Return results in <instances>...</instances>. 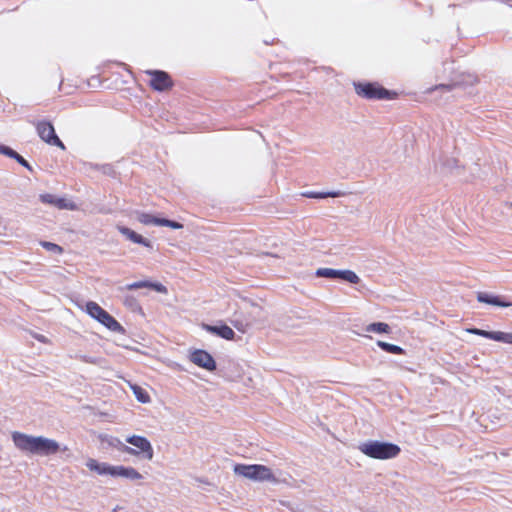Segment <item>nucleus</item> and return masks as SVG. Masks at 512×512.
<instances>
[{"mask_svg":"<svg viewBox=\"0 0 512 512\" xmlns=\"http://www.w3.org/2000/svg\"><path fill=\"white\" fill-rule=\"evenodd\" d=\"M15 447L23 453L40 457H48L59 451H67L68 447L61 445L54 439L44 436H33L15 431L11 435Z\"/></svg>","mask_w":512,"mask_h":512,"instance_id":"f257e3e1","label":"nucleus"},{"mask_svg":"<svg viewBox=\"0 0 512 512\" xmlns=\"http://www.w3.org/2000/svg\"><path fill=\"white\" fill-rule=\"evenodd\" d=\"M14 159L23 167L27 168L28 170H31V166L29 165V163L20 155V154H16V157H14Z\"/></svg>","mask_w":512,"mask_h":512,"instance_id":"7c9ffc66","label":"nucleus"},{"mask_svg":"<svg viewBox=\"0 0 512 512\" xmlns=\"http://www.w3.org/2000/svg\"><path fill=\"white\" fill-rule=\"evenodd\" d=\"M377 345L385 352H388L391 354H403L404 353V350L400 346L390 344V343H387V342H384L381 340L377 341Z\"/></svg>","mask_w":512,"mask_h":512,"instance_id":"4be33fe9","label":"nucleus"},{"mask_svg":"<svg viewBox=\"0 0 512 512\" xmlns=\"http://www.w3.org/2000/svg\"><path fill=\"white\" fill-rule=\"evenodd\" d=\"M140 288H151L159 293H167V288L164 285H162L161 283H153V282H150L147 280L137 281V282L127 284L122 289L135 290V289H140Z\"/></svg>","mask_w":512,"mask_h":512,"instance_id":"ddd939ff","label":"nucleus"},{"mask_svg":"<svg viewBox=\"0 0 512 512\" xmlns=\"http://www.w3.org/2000/svg\"><path fill=\"white\" fill-rule=\"evenodd\" d=\"M143 476L133 467H128L126 471L125 479L129 480H141Z\"/></svg>","mask_w":512,"mask_h":512,"instance_id":"cd10ccee","label":"nucleus"},{"mask_svg":"<svg viewBox=\"0 0 512 512\" xmlns=\"http://www.w3.org/2000/svg\"><path fill=\"white\" fill-rule=\"evenodd\" d=\"M205 329L213 334H216L217 336L224 338L226 340H232L234 338V331L227 325H221V326H211V325H205Z\"/></svg>","mask_w":512,"mask_h":512,"instance_id":"dca6fc26","label":"nucleus"},{"mask_svg":"<svg viewBox=\"0 0 512 512\" xmlns=\"http://www.w3.org/2000/svg\"><path fill=\"white\" fill-rule=\"evenodd\" d=\"M86 467L100 476H111L114 478H125L128 467L122 465H110L105 462H99L96 459L89 458Z\"/></svg>","mask_w":512,"mask_h":512,"instance_id":"20e7f679","label":"nucleus"},{"mask_svg":"<svg viewBox=\"0 0 512 512\" xmlns=\"http://www.w3.org/2000/svg\"><path fill=\"white\" fill-rule=\"evenodd\" d=\"M159 226H167L172 229H181L183 227V225L181 223L172 221V220H168L165 218H161Z\"/></svg>","mask_w":512,"mask_h":512,"instance_id":"c85d7f7f","label":"nucleus"},{"mask_svg":"<svg viewBox=\"0 0 512 512\" xmlns=\"http://www.w3.org/2000/svg\"><path fill=\"white\" fill-rule=\"evenodd\" d=\"M494 341L512 344V332L506 333L501 331H495Z\"/></svg>","mask_w":512,"mask_h":512,"instance_id":"a878e982","label":"nucleus"},{"mask_svg":"<svg viewBox=\"0 0 512 512\" xmlns=\"http://www.w3.org/2000/svg\"><path fill=\"white\" fill-rule=\"evenodd\" d=\"M364 330L368 333H377V334H389L391 332V328L387 323L384 322H374L367 325Z\"/></svg>","mask_w":512,"mask_h":512,"instance_id":"a211bd4d","label":"nucleus"},{"mask_svg":"<svg viewBox=\"0 0 512 512\" xmlns=\"http://www.w3.org/2000/svg\"><path fill=\"white\" fill-rule=\"evenodd\" d=\"M471 334L479 335L491 340H494L495 331H486L478 328H472L467 330Z\"/></svg>","mask_w":512,"mask_h":512,"instance_id":"bb28decb","label":"nucleus"},{"mask_svg":"<svg viewBox=\"0 0 512 512\" xmlns=\"http://www.w3.org/2000/svg\"><path fill=\"white\" fill-rule=\"evenodd\" d=\"M147 74L151 76V87L157 91H165L172 86L169 75L164 71H147Z\"/></svg>","mask_w":512,"mask_h":512,"instance_id":"1a4fd4ad","label":"nucleus"},{"mask_svg":"<svg viewBox=\"0 0 512 512\" xmlns=\"http://www.w3.org/2000/svg\"><path fill=\"white\" fill-rule=\"evenodd\" d=\"M135 219L144 225H153V226H159L160 220H161L160 217L154 216L149 213H144V212H136Z\"/></svg>","mask_w":512,"mask_h":512,"instance_id":"f3484780","label":"nucleus"},{"mask_svg":"<svg viewBox=\"0 0 512 512\" xmlns=\"http://www.w3.org/2000/svg\"><path fill=\"white\" fill-rule=\"evenodd\" d=\"M0 154L14 159V157H16L17 152L6 145L0 144Z\"/></svg>","mask_w":512,"mask_h":512,"instance_id":"c756f323","label":"nucleus"},{"mask_svg":"<svg viewBox=\"0 0 512 512\" xmlns=\"http://www.w3.org/2000/svg\"><path fill=\"white\" fill-rule=\"evenodd\" d=\"M36 130H37L39 137L47 144L57 146V147L61 148L62 150L65 149V145L56 135L55 129L50 122L39 121L36 124Z\"/></svg>","mask_w":512,"mask_h":512,"instance_id":"423d86ee","label":"nucleus"},{"mask_svg":"<svg viewBox=\"0 0 512 512\" xmlns=\"http://www.w3.org/2000/svg\"><path fill=\"white\" fill-rule=\"evenodd\" d=\"M130 388L135 396V398L141 403H149L150 396L148 393L140 386L136 384H131Z\"/></svg>","mask_w":512,"mask_h":512,"instance_id":"412c9836","label":"nucleus"},{"mask_svg":"<svg viewBox=\"0 0 512 512\" xmlns=\"http://www.w3.org/2000/svg\"><path fill=\"white\" fill-rule=\"evenodd\" d=\"M344 195V192H341V191H329V192H313V191H308V192H304L302 193V196L304 197H307V198H314V199H323V198H327V197H341Z\"/></svg>","mask_w":512,"mask_h":512,"instance_id":"aec40b11","label":"nucleus"},{"mask_svg":"<svg viewBox=\"0 0 512 512\" xmlns=\"http://www.w3.org/2000/svg\"><path fill=\"white\" fill-rule=\"evenodd\" d=\"M477 300L481 303L494 305V306H498V307H503V308L512 306L511 302L504 301L501 299V297L493 295V294H489L486 292H479L477 294Z\"/></svg>","mask_w":512,"mask_h":512,"instance_id":"f8f14e48","label":"nucleus"},{"mask_svg":"<svg viewBox=\"0 0 512 512\" xmlns=\"http://www.w3.org/2000/svg\"><path fill=\"white\" fill-rule=\"evenodd\" d=\"M234 472H235V474L242 476L244 478H247L249 480H252V481L271 482V483L278 482V478L273 473V471L265 465L237 464L234 466Z\"/></svg>","mask_w":512,"mask_h":512,"instance_id":"f03ea898","label":"nucleus"},{"mask_svg":"<svg viewBox=\"0 0 512 512\" xmlns=\"http://www.w3.org/2000/svg\"><path fill=\"white\" fill-rule=\"evenodd\" d=\"M102 443L107 444L109 447L115 448L116 450L123 452V453H134L133 448L130 446H127L124 442H122L119 438L110 436V435H103L100 437Z\"/></svg>","mask_w":512,"mask_h":512,"instance_id":"4468645a","label":"nucleus"},{"mask_svg":"<svg viewBox=\"0 0 512 512\" xmlns=\"http://www.w3.org/2000/svg\"><path fill=\"white\" fill-rule=\"evenodd\" d=\"M434 89H435V90H436V89H445V90H448V91H449V90L451 89V87H450V86H448V85H440V86L435 87Z\"/></svg>","mask_w":512,"mask_h":512,"instance_id":"473e14b6","label":"nucleus"},{"mask_svg":"<svg viewBox=\"0 0 512 512\" xmlns=\"http://www.w3.org/2000/svg\"><path fill=\"white\" fill-rule=\"evenodd\" d=\"M359 450L374 459H391L400 453L396 444L370 440L359 445Z\"/></svg>","mask_w":512,"mask_h":512,"instance_id":"7ed1b4c3","label":"nucleus"},{"mask_svg":"<svg viewBox=\"0 0 512 512\" xmlns=\"http://www.w3.org/2000/svg\"><path fill=\"white\" fill-rule=\"evenodd\" d=\"M40 245L46 249L47 251L51 252V253H54V254H61L63 252V249L62 247H60L59 245L55 244V243H52V242H48V241H41L40 242Z\"/></svg>","mask_w":512,"mask_h":512,"instance_id":"393cba45","label":"nucleus"},{"mask_svg":"<svg viewBox=\"0 0 512 512\" xmlns=\"http://www.w3.org/2000/svg\"><path fill=\"white\" fill-rule=\"evenodd\" d=\"M34 337H35L38 341H40V342H43V343H46V342H47V338H46L45 336H43V335H38V334H36Z\"/></svg>","mask_w":512,"mask_h":512,"instance_id":"2f4dec72","label":"nucleus"},{"mask_svg":"<svg viewBox=\"0 0 512 512\" xmlns=\"http://www.w3.org/2000/svg\"><path fill=\"white\" fill-rule=\"evenodd\" d=\"M190 360L195 365L204 368L208 371H213L216 369V363L213 357L204 350H195L190 354Z\"/></svg>","mask_w":512,"mask_h":512,"instance_id":"6e6552de","label":"nucleus"},{"mask_svg":"<svg viewBox=\"0 0 512 512\" xmlns=\"http://www.w3.org/2000/svg\"><path fill=\"white\" fill-rule=\"evenodd\" d=\"M126 442L133 447L134 453H129L130 455L139 456L146 460H152L154 456L153 447L150 441L140 435H131L126 438Z\"/></svg>","mask_w":512,"mask_h":512,"instance_id":"39448f33","label":"nucleus"},{"mask_svg":"<svg viewBox=\"0 0 512 512\" xmlns=\"http://www.w3.org/2000/svg\"><path fill=\"white\" fill-rule=\"evenodd\" d=\"M316 275L318 277L330 278V279H339L340 270L332 269V268H319L316 271Z\"/></svg>","mask_w":512,"mask_h":512,"instance_id":"5701e85b","label":"nucleus"},{"mask_svg":"<svg viewBox=\"0 0 512 512\" xmlns=\"http://www.w3.org/2000/svg\"><path fill=\"white\" fill-rule=\"evenodd\" d=\"M339 279H342L352 284H357L360 281L358 275L351 270H340Z\"/></svg>","mask_w":512,"mask_h":512,"instance_id":"b1692460","label":"nucleus"},{"mask_svg":"<svg viewBox=\"0 0 512 512\" xmlns=\"http://www.w3.org/2000/svg\"><path fill=\"white\" fill-rule=\"evenodd\" d=\"M98 322L101 323L103 326H105L107 329H109L112 332H123L124 329L120 325V323L111 316L106 310L102 314V316L98 319Z\"/></svg>","mask_w":512,"mask_h":512,"instance_id":"2eb2a0df","label":"nucleus"},{"mask_svg":"<svg viewBox=\"0 0 512 512\" xmlns=\"http://www.w3.org/2000/svg\"><path fill=\"white\" fill-rule=\"evenodd\" d=\"M40 200L43 203L54 205L55 207L59 209H66V210H76L77 205L70 199L57 197L53 194H41Z\"/></svg>","mask_w":512,"mask_h":512,"instance_id":"9d476101","label":"nucleus"},{"mask_svg":"<svg viewBox=\"0 0 512 512\" xmlns=\"http://www.w3.org/2000/svg\"><path fill=\"white\" fill-rule=\"evenodd\" d=\"M117 229L123 236H125L133 243L140 244L148 248L152 247L151 242L148 239L144 238L142 235L136 233L130 228L124 226H117Z\"/></svg>","mask_w":512,"mask_h":512,"instance_id":"9b49d317","label":"nucleus"},{"mask_svg":"<svg viewBox=\"0 0 512 512\" xmlns=\"http://www.w3.org/2000/svg\"><path fill=\"white\" fill-rule=\"evenodd\" d=\"M355 91L358 95L367 99H384L389 91L373 83H355Z\"/></svg>","mask_w":512,"mask_h":512,"instance_id":"0eeeda50","label":"nucleus"},{"mask_svg":"<svg viewBox=\"0 0 512 512\" xmlns=\"http://www.w3.org/2000/svg\"><path fill=\"white\" fill-rule=\"evenodd\" d=\"M85 311L91 318L98 321V319L102 316L105 310L96 302L89 301L86 303Z\"/></svg>","mask_w":512,"mask_h":512,"instance_id":"6ab92c4d","label":"nucleus"}]
</instances>
